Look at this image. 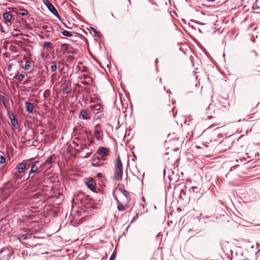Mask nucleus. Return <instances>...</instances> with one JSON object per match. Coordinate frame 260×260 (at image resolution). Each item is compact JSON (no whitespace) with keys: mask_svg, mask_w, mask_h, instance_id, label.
<instances>
[{"mask_svg":"<svg viewBox=\"0 0 260 260\" xmlns=\"http://www.w3.org/2000/svg\"><path fill=\"white\" fill-rule=\"evenodd\" d=\"M106 160V158H102L95 153L92 157L91 161V166L93 167H101L105 165L104 161Z\"/></svg>","mask_w":260,"mask_h":260,"instance_id":"obj_1","label":"nucleus"},{"mask_svg":"<svg viewBox=\"0 0 260 260\" xmlns=\"http://www.w3.org/2000/svg\"><path fill=\"white\" fill-rule=\"evenodd\" d=\"M21 238H22L23 240H26L28 239H30L32 236L31 234H23L20 236Z\"/></svg>","mask_w":260,"mask_h":260,"instance_id":"obj_25","label":"nucleus"},{"mask_svg":"<svg viewBox=\"0 0 260 260\" xmlns=\"http://www.w3.org/2000/svg\"><path fill=\"white\" fill-rule=\"evenodd\" d=\"M20 14L21 16H24L28 14V12L27 10L25 9H21Z\"/></svg>","mask_w":260,"mask_h":260,"instance_id":"obj_29","label":"nucleus"},{"mask_svg":"<svg viewBox=\"0 0 260 260\" xmlns=\"http://www.w3.org/2000/svg\"><path fill=\"white\" fill-rule=\"evenodd\" d=\"M101 125L99 124H97L94 126V134L98 140H99V135L101 133Z\"/></svg>","mask_w":260,"mask_h":260,"instance_id":"obj_14","label":"nucleus"},{"mask_svg":"<svg viewBox=\"0 0 260 260\" xmlns=\"http://www.w3.org/2000/svg\"><path fill=\"white\" fill-rule=\"evenodd\" d=\"M51 72H55L57 70V65L56 64V63L55 62H52V65L51 66Z\"/></svg>","mask_w":260,"mask_h":260,"instance_id":"obj_27","label":"nucleus"},{"mask_svg":"<svg viewBox=\"0 0 260 260\" xmlns=\"http://www.w3.org/2000/svg\"><path fill=\"white\" fill-rule=\"evenodd\" d=\"M214 112V111L213 110V105L210 104L208 107L206 108V113L207 114H212V113Z\"/></svg>","mask_w":260,"mask_h":260,"instance_id":"obj_22","label":"nucleus"},{"mask_svg":"<svg viewBox=\"0 0 260 260\" xmlns=\"http://www.w3.org/2000/svg\"><path fill=\"white\" fill-rule=\"evenodd\" d=\"M102 175L100 173H98V174H97V176H98V177H102Z\"/></svg>","mask_w":260,"mask_h":260,"instance_id":"obj_44","label":"nucleus"},{"mask_svg":"<svg viewBox=\"0 0 260 260\" xmlns=\"http://www.w3.org/2000/svg\"><path fill=\"white\" fill-rule=\"evenodd\" d=\"M164 176H165L166 175V169H164Z\"/></svg>","mask_w":260,"mask_h":260,"instance_id":"obj_46","label":"nucleus"},{"mask_svg":"<svg viewBox=\"0 0 260 260\" xmlns=\"http://www.w3.org/2000/svg\"><path fill=\"white\" fill-rule=\"evenodd\" d=\"M168 177L169 178V179H170V180H171V179H172V178H171V176H170L169 175H168Z\"/></svg>","mask_w":260,"mask_h":260,"instance_id":"obj_53","label":"nucleus"},{"mask_svg":"<svg viewBox=\"0 0 260 260\" xmlns=\"http://www.w3.org/2000/svg\"><path fill=\"white\" fill-rule=\"evenodd\" d=\"M237 167V165L232 167L230 170V171H232L234 170Z\"/></svg>","mask_w":260,"mask_h":260,"instance_id":"obj_41","label":"nucleus"},{"mask_svg":"<svg viewBox=\"0 0 260 260\" xmlns=\"http://www.w3.org/2000/svg\"><path fill=\"white\" fill-rule=\"evenodd\" d=\"M117 209L119 211H123L125 209V207L123 205L120 204L117 205Z\"/></svg>","mask_w":260,"mask_h":260,"instance_id":"obj_33","label":"nucleus"},{"mask_svg":"<svg viewBox=\"0 0 260 260\" xmlns=\"http://www.w3.org/2000/svg\"><path fill=\"white\" fill-rule=\"evenodd\" d=\"M159 82H160V83H161V82H162V79H161V78H160V79H159Z\"/></svg>","mask_w":260,"mask_h":260,"instance_id":"obj_54","label":"nucleus"},{"mask_svg":"<svg viewBox=\"0 0 260 260\" xmlns=\"http://www.w3.org/2000/svg\"><path fill=\"white\" fill-rule=\"evenodd\" d=\"M11 116L13 117V118L11 119L12 125L14 128H17V126L18 125V120L13 113H11Z\"/></svg>","mask_w":260,"mask_h":260,"instance_id":"obj_21","label":"nucleus"},{"mask_svg":"<svg viewBox=\"0 0 260 260\" xmlns=\"http://www.w3.org/2000/svg\"><path fill=\"white\" fill-rule=\"evenodd\" d=\"M123 170H115L114 171V178L116 180H121L122 178Z\"/></svg>","mask_w":260,"mask_h":260,"instance_id":"obj_10","label":"nucleus"},{"mask_svg":"<svg viewBox=\"0 0 260 260\" xmlns=\"http://www.w3.org/2000/svg\"><path fill=\"white\" fill-rule=\"evenodd\" d=\"M149 1L151 3V0H149Z\"/></svg>","mask_w":260,"mask_h":260,"instance_id":"obj_61","label":"nucleus"},{"mask_svg":"<svg viewBox=\"0 0 260 260\" xmlns=\"http://www.w3.org/2000/svg\"><path fill=\"white\" fill-rule=\"evenodd\" d=\"M15 169L17 170V171L19 173H22L24 172V171L26 170V167H25V165H24V162H23L18 163L16 167L15 168Z\"/></svg>","mask_w":260,"mask_h":260,"instance_id":"obj_12","label":"nucleus"},{"mask_svg":"<svg viewBox=\"0 0 260 260\" xmlns=\"http://www.w3.org/2000/svg\"><path fill=\"white\" fill-rule=\"evenodd\" d=\"M92 143V141H91V142H89V144L88 145V146H90V144H91Z\"/></svg>","mask_w":260,"mask_h":260,"instance_id":"obj_50","label":"nucleus"},{"mask_svg":"<svg viewBox=\"0 0 260 260\" xmlns=\"http://www.w3.org/2000/svg\"><path fill=\"white\" fill-rule=\"evenodd\" d=\"M30 67V62L29 61H26L24 69L25 70H28Z\"/></svg>","mask_w":260,"mask_h":260,"instance_id":"obj_30","label":"nucleus"},{"mask_svg":"<svg viewBox=\"0 0 260 260\" xmlns=\"http://www.w3.org/2000/svg\"><path fill=\"white\" fill-rule=\"evenodd\" d=\"M199 30L200 32H201V30L200 29H199Z\"/></svg>","mask_w":260,"mask_h":260,"instance_id":"obj_58","label":"nucleus"},{"mask_svg":"<svg viewBox=\"0 0 260 260\" xmlns=\"http://www.w3.org/2000/svg\"><path fill=\"white\" fill-rule=\"evenodd\" d=\"M61 33L64 36L66 37H72L73 36V32L66 30H63L61 31Z\"/></svg>","mask_w":260,"mask_h":260,"instance_id":"obj_24","label":"nucleus"},{"mask_svg":"<svg viewBox=\"0 0 260 260\" xmlns=\"http://www.w3.org/2000/svg\"><path fill=\"white\" fill-rule=\"evenodd\" d=\"M9 117L10 120L13 118V117L11 116V114L10 115L9 114Z\"/></svg>","mask_w":260,"mask_h":260,"instance_id":"obj_47","label":"nucleus"},{"mask_svg":"<svg viewBox=\"0 0 260 260\" xmlns=\"http://www.w3.org/2000/svg\"><path fill=\"white\" fill-rule=\"evenodd\" d=\"M189 191L191 192H198V188L196 186H192L189 189Z\"/></svg>","mask_w":260,"mask_h":260,"instance_id":"obj_28","label":"nucleus"},{"mask_svg":"<svg viewBox=\"0 0 260 260\" xmlns=\"http://www.w3.org/2000/svg\"><path fill=\"white\" fill-rule=\"evenodd\" d=\"M22 139H24L26 141H27V139L25 137H24V136L22 137Z\"/></svg>","mask_w":260,"mask_h":260,"instance_id":"obj_45","label":"nucleus"},{"mask_svg":"<svg viewBox=\"0 0 260 260\" xmlns=\"http://www.w3.org/2000/svg\"><path fill=\"white\" fill-rule=\"evenodd\" d=\"M129 2H130V0H128Z\"/></svg>","mask_w":260,"mask_h":260,"instance_id":"obj_62","label":"nucleus"},{"mask_svg":"<svg viewBox=\"0 0 260 260\" xmlns=\"http://www.w3.org/2000/svg\"><path fill=\"white\" fill-rule=\"evenodd\" d=\"M29 133L28 138H27V141L28 142V144L30 145H34V144H31L30 141L34 138V131L32 129H29L27 131V133H25V135H27Z\"/></svg>","mask_w":260,"mask_h":260,"instance_id":"obj_11","label":"nucleus"},{"mask_svg":"<svg viewBox=\"0 0 260 260\" xmlns=\"http://www.w3.org/2000/svg\"><path fill=\"white\" fill-rule=\"evenodd\" d=\"M43 28L45 29L47 32H49L50 30L48 29V28H49L50 29L51 28L50 27H48V26L47 25H43Z\"/></svg>","mask_w":260,"mask_h":260,"instance_id":"obj_39","label":"nucleus"},{"mask_svg":"<svg viewBox=\"0 0 260 260\" xmlns=\"http://www.w3.org/2000/svg\"><path fill=\"white\" fill-rule=\"evenodd\" d=\"M118 190L123 194V195L126 198L127 201L130 200V197L128 191L124 189V187H120Z\"/></svg>","mask_w":260,"mask_h":260,"instance_id":"obj_18","label":"nucleus"},{"mask_svg":"<svg viewBox=\"0 0 260 260\" xmlns=\"http://www.w3.org/2000/svg\"><path fill=\"white\" fill-rule=\"evenodd\" d=\"M167 92L171 94V92L169 90L168 91H167Z\"/></svg>","mask_w":260,"mask_h":260,"instance_id":"obj_52","label":"nucleus"},{"mask_svg":"<svg viewBox=\"0 0 260 260\" xmlns=\"http://www.w3.org/2000/svg\"><path fill=\"white\" fill-rule=\"evenodd\" d=\"M158 62V59L156 58V60H155V63L156 64Z\"/></svg>","mask_w":260,"mask_h":260,"instance_id":"obj_51","label":"nucleus"},{"mask_svg":"<svg viewBox=\"0 0 260 260\" xmlns=\"http://www.w3.org/2000/svg\"><path fill=\"white\" fill-rule=\"evenodd\" d=\"M3 18L7 22H11L12 19V16L9 12H6L3 14Z\"/></svg>","mask_w":260,"mask_h":260,"instance_id":"obj_20","label":"nucleus"},{"mask_svg":"<svg viewBox=\"0 0 260 260\" xmlns=\"http://www.w3.org/2000/svg\"><path fill=\"white\" fill-rule=\"evenodd\" d=\"M81 82L85 85H89L93 82L92 78L87 74H82L79 76Z\"/></svg>","mask_w":260,"mask_h":260,"instance_id":"obj_4","label":"nucleus"},{"mask_svg":"<svg viewBox=\"0 0 260 260\" xmlns=\"http://www.w3.org/2000/svg\"><path fill=\"white\" fill-rule=\"evenodd\" d=\"M111 15L113 16V17H114L113 14L112 13H111Z\"/></svg>","mask_w":260,"mask_h":260,"instance_id":"obj_56","label":"nucleus"},{"mask_svg":"<svg viewBox=\"0 0 260 260\" xmlns=\"http://www.w3.org/2000/svg\"><path fill=\"white\" fill-rule=\"evenodd\" d=\"M38 170V167L37 166V165L35 164H32V165L31 166V167H30V170L28 173V176L27 178V179L30 178V175L32 174L37 172ZM32 177H34V176L31 177V178H32Z\"/></svg>","mask_w":260,"mask_h":260,"instance_id":"obj_16","label":"nucleus"},{"mask_svg":"<svg viewBox=\"0 0 260 260\" xmlns=\"http://www.w3.org/2000/svg\"><path fill=\"white\" fill-rule=\"evenodd\" d=\"M164 89L165 90H166V88H165V86L164 87Z\"/></svg>","mask_w":260,"mask_h":260,"instance_id":"obj_57","label":"nucleus"},{"mask_svg":"<svg viewBox=\"0 0 260 260\" xmlns=\"http://www.w3.org/2000/svg\"><path fill=\"white\" fill-rule=\"evenodd\" d=\"M73 59V58H70L71 60H72Z\"/></svg>","mask_w":260,"mask_h":260,"instance_id":"obj_59","label":"nucleus"},{"mask_svg":"<svg viewBox=\"0 0 260 260\" xmlns=\"http://www.w3.org/2000/svg\"><path fill=\"white\" fill-rule=\"evenodd\" d=\"M115 169L123 170L122 163L119 155L116 157V164L115 165Z\"/></svg>","mask_w":260,"mask_h":260,"instance_id":"obj_17","label":"nucleus"},{"mask_svg":"<svg viewBox=\"0 0 260 260\" xmlns=\"http://www.w3.org/2000/svg\"><path fill=\"white\" fill-rule=\"evenodd\" d=\"M79 145L78 144H76V146H78Z\"/></svg>","mask_w":260,"mask_h":260,"instance_id":"obj_60","label":"nucleus"},{"mask_svg":"<svg viewBox=\"0 0 260 260\" xmlns=\"http://www.w3.org/2000/svg\"><path fill=\"white\" fill-rule=\"evenodd\" d=\"M84 149H88V146L86 144H82L80 147L81 150H83Z\"/></svg>","mask_w":260,"mask_h":260,"instance_id":"obj_35","label":"nucleus"},{"mask_svg":"<svg viewBox=\"0 0 260 260\" xmlns=\"http://www.w3.org/2000/svg\"><path fill=\"white\" fill-rule=\"evenodd\" d=\"M36 159L35 157L30 158L25 161H22L24 162V165L26 167V170H28L29 168L31 167L32 164H34L35 160Z\"/></svg>","mask_w":260,"mask_h":260,"instance_id":"obj_13","label":"nucleus"},{"mask_svg":"<svg viewBox=\"0 0 260 260\" xmlns=\"http://www.w3.org/2000/svg\"><path fill=\"white\" fill-rule=\"evenodd\" d=\"M86 72V70L85 69H83L82 70V72Z\"/></svg>","mask_w":260,"mask_h":260,"instance_id":"obj_49","label":"nucleus"},{"mask_svg":"<svg viewBox=\"0 0 260 260\" xmlns=\"http://www.w3.org/2000/svg\"><path fill=\"white\" fill-rule=\"evenodd\" d=\"M56 155L54 154H53L47 158L45 162L46 164H51L54 162L56 160Z\"/></svg>","mask_w":260,"mask_h":260,"instance_id":"obj_19","label":"nucleus"},{"mask_svg":"<svg viewBox=\"0 0 260 260\" xmlns=\"http://www.w3.org/2000/svg\"><path fill=\"white\" fill-rule=\"evenodd\" d=\"M257 72L258 73L257 75H258L259 77H260V72L258 71H257Z\"/></svg>","mask_w":260,"mask_h":260,"instance_id":"obj_48","label":"nucleus"},{"mask_svg":"<svg viewBox=\"0 0 260 260\" xmlns=\"http://www.w3.org/2000/svg\"><path fill=\"white\" fill-rule=\"evenodd\" d=\"M13 253L10 250L9 248L4 247L0 250V260L5 259L8 260L12 256Z\"/></svg>","mask_w":260,"mask_h":260,"instance_id":"obj_2","label":"nucleus"},{"mask_svg":"<svg viewBox=\"0 0 260 260\" xmlns=\"http://www.w3.org/2000/svg\"><path fill=\"white\" fill-rule=\"evenodd\" d=\"M6 161V158L4 156L1 155L0 156V164H3Z\"/></svg>","mask_w":260,"mask_h":260,"instance_id":"obj_34","label":"nucleus"},{"mask_svg":"<svg viewBox=\"0 0 260 260\" xmlns=\"http://www.w3.org/2000/svg\"><path fill=\"white\" fill-rule=\"evenodd\" d=\"M90 154V152H87L85 154V155L83 157L84 158H86L89 156Z\"/></svg>","mask_w":260,"mask_h":260,"instance_id":"obj_40","label":"nucleus"},{"mask_svg":"<svg viewBox=\"0 0 260 260\" xmlns=\"http://www.w3.org/2000/svg\"><path fill=\"white\" fill-rule=\"evenodd\" d=\"M85 184L86 185L87 187L92 191L94 192H96L95 190V182L94 180V179L92 178H89L88 179H86V180L85 181Z\"/></svg>","mask_w":260,"mask_h":260,"instance_id":"obj_7","label":"nucleus"},{"mask_svg":"<svg viewBox=\"0 0 260 260\" xmlns=\"http://www.w3.org/2000/svg\"><path fill=\"white\" fill-rule=\"evenodd\" d=\"M26 106V111L29 113H32L34 110L33 104L29 102H26L25 103Z\"/></svg>","mask_w":260,"mask_h":260,"instance_id":"obj_15","label":"nucleus"},{"mask_svg":"<svg viewBox=\"0 0 260 260\" xmlns=\"http://www.w3.org/2000/svg\"><path fill=\"white\" fill-rule=\"evenodd\" d=\"M5 191V189L3 188H0V193H3Z\"/></svg>","mask_w":260,"mask_h":260,"instance_id":"obj_42","label":"nucleus"},{"mask_svg":"<svg viewBox=\"0 0 260 260\" xmlns=\"http://www.w3.org/2000/svg\"><path fill=\"white\" fill-rule=\"evenodd\" d=\"M22 254L23 255H24V254H25V252H22Z\"/></svg>","mask_w":260,"mask_h":260,"instance_id":"obj_55","label":"nucleus"},{"mask_svg":"<svg viewBox=\"0 0 260 260\" xmlns=\"http://www.w3.org/2000/svg\"><path fill=\"white\" fill-rule=\"evenodd\" d=\"M24 77H25V75L24 74H17V75H15L14 78L15 79H17L18 81L21 82L23 80Z\"/></svg>","mask_w":260,"mask_h":260,"instance_id":"obj_23","label":"nucleus"},{"mask_svg":"<svg viewBox=\"0 0 260 260\" xmlns=\"http://www.w3.org/2000/svg\"><path fill=\"white\" fill-rule=\"evenodd\" d=\"M5 100V97L3 95L0 94V101H2L3 103H4Z\"/></svg>","mask_w":260,"mask_h":260,"instance_id":"obj_38","label":"nucleus"},{"mask_svg":"<svg viewBox=\"0 0 260 260\" xmlns=\"http://www.w3.org/2000/svg\"><path fill=\"white\" fill-rule=\"evenodd\" d=\"M212 117H213L212 116L208 115L207 118L208 119H211Z\"/></svg>","mask_w":260,"mask_h":260,"instance_id":"obj_43","label":"nucleus"},{"mask_svg":"<svg viewBox=\"0 0 260 260\" xmlns=\"http://www.w3.org/2000/svg\"><path fill=\"white\" fill-rule=\"evenodd\" d=\"M110 151L109 149L104 147H100L96 150V153L98 155H100L102 158H106V156L109 155Z\"/></svg>","mask_w":260,"mask_h":260,"instance_id":"obj_6","label":"nucleus"},{"mask_svg":"<svg viewBox=\"0 0 260 260\" xmlns=\"http://www.w3.org/2000/svg\"><path fill=\"white\" fill-rule=\"evenodd\" d=\"M62 91H63V93L68 94L70 91V88L68 87H64V88H63Z\"/></svg>","mask_w":260,"mask_h":260,"instance_id":"obj_31","label":"nucleus"},{"mask_svg":"<svg viewBox=\"0 0 260 260\" xmlns=\"http://www.w3.org/2000/svg\"><path fill=\"white\" fill-rule=\"evenodd\" d=\"M116 257V253H113L109 260H114Z\"/></svg>","mask_w":260,"mask_h":260,"instance_id":"obj_36","label":"nucleus"},{"mask_svg":"<svg viewBox=\"0 0 260 260\" xmlns=\"http://www.w3.org/2000/svg\"><path fill=\"white\" fill-rule=\"evenodd\" d=\"M52 45V43L50 42H44L43 46L45 48H51Z\"/></svg>","mask_w":260,"mask_h":260,"instance_id":"obj_26","label":"nucleus"},{"mask_svg":"<svg viewBox=\"0 0 260 260\" xmlns=\"http://www.w3.org/2000/svg\"><path fill=\"white\" fill-rule=\"evenodd\" d=\"M91 28V29L92 30V31L94 32V36H96V37H99V34H98V31L95 29V28L93 27H90Z\"/></svg>","mask_w":260,"mask_h":260,"instance_id":"obj_32","label":"nucleus"},{"mask_svg":"<svg viewBox=\"0 0 260 260\" xmlns=\"http://www.w3.org/2000/svg\"><path fill=\"white\" fill-rule=\"evenodd\" d=\"M85 132V134L86 135V137H85V138H84V141H85V140H86V139H88V140H89V138H88V134L89 133H88V132L87 131H85V132Z\"/></svg>","mask_w":260,"mask_h":260,"instance_id":"obj_37","label":"nucleus"},{"mask_svg":"<svg viewBox=\"0 0 260 260\" xmlns=\"http://www.w3.org/2000/svg\"><path fill=\"white\" fill-rule=\"evenodd\" d=\"M61 48L64 52L68 54H74L77 53L76 50L74 48L66 43L61 44Z\"/></svg>","mask_w":260,"mask_h":260,"instance_id":"obj_5","label":"nucleus"},{"mask_svg":"<svg viewBox=\"0 0 260 260\" xmlns=\"http://www.w3.org/2000/svg\"><path fill=\"white\" fill-rule=\"evenodd\" d=\"M80 117L84 120H89L90 119V114L85 109H82L80 111Z\"/></svg>","mask_w":260,"mask_h":260,"instance_id":"obj_9","label":"nucleus"},{"mask_svg":"<svg viewBox=\"0 0 260 260\" xmlns=\"http://www.w3.org/2000/svg\"><path fill=\"white\" fill-rule=\"evenodd\" d=\"M90 108L93 113L96 114L101 112L103 110V107L100 104H93L90 106Z\"/></svg>","mask_w":260,"mask_h":260,"instance_id":"obj_8","label":"nucleus"},{"mask_svg":"<svg viewBox=\"0 0 260 260\" xmlns=\"http://www.w3.org/2000/svg\"><path fill=\"white\" fill-rule=\"evenodd\" d=\"M43 2L52 14L57 17L58 19H60V17L57 11L49 1L48 0H43Z\"/></svg>","mask_w":260,"mask_h":260,"instance_id":"obj_3","label":"nucleus"}]
</instances>
